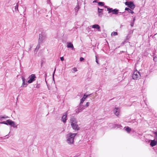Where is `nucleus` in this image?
I'll return each instance as SVG.
<instances>
[{"label":"nucleus","instance_id":"f257e3e1","mask_svg":"<svg viewBox=\"0 0 157 157\" xmlns=\"http://www.w3.org/2000/svg\"><path fill=\"white\" fill-rule=\"evenodd\" d=\"M77 133H69L66 135V141L68 144H72L74 143V140Z\"/></svg>","mask_w":157,"mask_h":157},{"label":"nucleus","instance_id":"f03ea898","mask_svg":"<svg viewBox=\"0 0 157 157\" xmlns=\"http://www.w3.org/2000/svg\"><path fill=\"white\" fill-rule=\"evenodd\" d=\"M70 122L73 129L75 130H79V127L77 124V121L76 118L73 117H71Z\"/></svg>","mask_w":157,"mask_h":157},{"label":"nucleus","instance_id":"7ed1b4c3","mask_svg":"<svg viewBox=\"0 0 157 157\" xmlns=\"http://www.w3.org/2000/svg\"><path fill=\"white\" fill-rule=\"evenodd\" d=\"M140 74L137 70H135L132 75V78L133 79L137 80L140 78Z\"/></svg>","mask_w":157,"mask_h":157},{"label":"nucleus","instance_id":"20e7f679","mask_svg":"<svg viewBox=\"0 0 157 157\" xmlns=\"http://www.w3.org/2000/svg\"><path fill=\"white\" fill-rule=\"evenodd\" d=\"M36 76L35 74H32L30 75L28 78L29 79L28 81L29 83H31L36 80Z\"/></svg>","mask_w":157,"mask_h":157},{"label":"nucleus","instance_id":"39448f33","mask_svg":"<svg viewBox=\"0 0 157 157\" xmlns=\"http://www.w3.org/2000/svg\"><path fill=\"white\" fill-rule=\"evenodd\" d=\"M125 4L132 10H133L135 8V6L132 2H126L125 3Z\"/></svg>","mask_w":157,"mask_h":157},{"label":"nucleus","instance_id":"423d86ee","mask_svg":"<svg viewBox=\"0 0 157 157\" xmlns=\"http://www.w3.org/2000/svg\"><path fill=\"white\" fill-rule=\"evenodd\" d=\"M21 78L22 80V83L21 87H26L28 85V82L26 81V80L24 77H22Z\"/></svg>","mask_w":157,"mask_h":157},{"label":"nucleus","instance_id":"0eeeda50","mask_svg":"<svg viewBox=\"0 0 157 157\" xmlns=\"http://www.w3.org/2000/svg\"><path fill=\"white\" fill-rule=\"evenodd\" d=\"M45 39V36L42 34L39 35V43H41Z\"/></svg>","mask_w":157,"mask_h":157},{"label":"nucleus","instance_id":"6e6552de","mask_svg":"<svg viewBox=\"0 0 157 157\" xmlns=\"http://www.w3.org/2000/svg\"><path fill=\"white\" fill-rule=\"evenodd\" d=\"M113 113L116 116H118L120 114V109L118 107L115 108L113 110Z\"/></svg>","mask_w":157,"mask_h":157},{"label":"nucleus","instance_id":"1a4fd4ad","mask_svg":"<svg viewBox=\"0 0 157 157\" xmlns=\"http://www.w3.org/2000/svg\"><path fill=\"white\" fill-rule=\"evenodd\" d=\"M67 120V114L66 113H65L62 116V120L64 123H65L66 122V121Z\"/></svg>","mask_w":157,"mask_h":157},{"label":"nucleus","instance_id":"9d476101","mask_svg":"<svg viewBox=\"0 0 157 157\" xmlns=\"http://www.w3.org/2000/svg\"><path fill=\"white\" fill-rule=\"evenodd\" d=\"M92 28L93 29H97L98 31H101L100 27L98 24H95L92 25Z\"/></svg>","mask_w":157,"mask_h":157},{"label":"nucleus","instance_id":"9b49d317","mask_svg":"<svg viewBox=\"0 0 157 157\" xmlns=\"http://www.w3.org/2000/svg\"><path fill=\"white\" fill-rule=\"evenodd\" d=\"M92 94H89V95H86L85 94H84V96L81 99V102H80V105H82V104L83 103V102L85 101V99H86V98L88 97L90 95H91Z\"/></svg>","mask_w":157,"mask_h":157},{"label":"nucleus","instance_id":"f8f14e48","mask_svg":"<svg viewBox=\"0 0 157 157\" xmlns=\"http://www.w3.org/2000/svg\"><path fill=\"white\" fill-rule=\"evenodd\" d=\"M103 9L99 8L98 9V15L99 16L101 17L103 14L102 11Z\"/></svg>","mask_w":157,"mask_h":157},{"label":"nucleus","instance_id":"ddd939ff","mask_svg":"<svg viewBox=\"0 0 157 157\" xmlns=\"http://www.w3.org/2000/svg\"><path fill=\"white\" fill-rule=\"evenodd\" d=\"M67 47L68 48H71L72 50L74 49L73 45L71 42H68L67 43Z\"/></svg>","mask_w":157,"mask_h":157},{"label":"nucleus","instance_id":"4468645a","mask_svg":"<svg viewBox=\"0 0 157 157\" xmlns=\"http://www.w3.org/2000/svg\"><path fill=\"white\" fill-rule=\"evenodd\" d=\"M157 143V141H155V140H151L150 143V145L152 147H154L156 145Z\"/></svg>","mask_w":157,"mask_h":157},{"label":"nucleus","instance_id":"2eb2a0df","mask_svg":"<svg viewBox=\"0 0 157 157\" xmlns=\"http://www.w3.org/2000/svg\"><path fill=\"white\" fill-rule=\"evenodd\" d=\"M118 10L117 9H114L113 10H112V12L113 14H117L118 13Z\"/></svg>","mask_w":157,"mask_h":157},{"label":"nucleus","instance_id":"dca6fc26","mask_svg":"<svg viewBox=\"0 0 157 157\" xmlns=\"http://www.w3.org/2000/svg\"><path fill=\"white\" fill-rule=\"evenodd\" d=\"M6 122L7 123L8 125L9 124V125H11L13 121H12L11 120L9 119L6 120Z\"/></svg>","mask_w":157,"mask_h":157},{"label":"nucleus","instance_id":"f3484780","mask_svg":"<svg viewBox=\"0 0 157 157\" xmlns=\"http://www.w3.org/2000/svg\"><path fill=\"white\" fill-rule=\"evenodd\" d=\"M11 126L13 128H17L18 125L16 124L15 123V122L14 121H13Z\"/></svg>","mask_w":157,"mask_h":157},{"label":"nucleus","instance_id":"a211bd4d","mask_svg":"<svg viewBox=\"0 0 157 157\" xmlns=\"http://www.w3.org/2000/svg\"><path fill=\"white\" fill-rule=\"evenodd\" d=\"M82 111V109L80 108L79 107L76 109V112L78 113Z\"/></svg>","mask_w":157,"mask_h":157},{"label":"nucleus","instance_id":"6ab92c4d","mask_svg":"<svg viewBox=\"0 0 157 157\" xmlns=\"http://www.w3.org/2000/svg\"><path fill=\"white\" fill-rule=\"evenodd\" d=\"M8 118V117H3L2 116H0V119L1 120H6L7 118Z\"/></svg>","mask_w":157,"mask_h":157},{"label":"nucleus","instance_id":"aec40b11","mask_svg":"<svg viewBox=\"0 0 157 157\" xmlns=\"http://www.w3.org/2000/svg\"><path fill=\"white\" fill-rule=\"evenodd\" d=\"M40 43H39L36 46V47L35 49V52L36 51H38V50L39 49L40 47Z\"/></svg>","mask_w":157,"mask_h":157},{"label":"nucleus","instance_id":"412c9836","mask_svg":"<svg viewBox=\"0 0 157 157\" xmlns=\"http://www.w3.org/2000/svg\"><path fill=\"white\" fill-rule=\"evenodd\" d=\"M18 6L17 4L15 6V12H17V11H18Z\"/></svg>","mask_w":157,"mask_h":157},{"label":"nucleus","instance_id":"4be33fe9","mask_svg":"<svg viewBox=\"0 0 157 157\" xmlns=\"http://www.w3.org/2000/svg\"><path fill=\"white\" fill-rule=\"evenodd\" d=\"M107 11H108V13H111V12H112V10H113V9L112 8H107Z\"/></svg>","mask_w":157,"mask_h":157},{"label":"nucleus","instance_id":"5701e85b","mask_svg":"<svg viewBox=\"0 0 157 157\" xmlns=\"http://www.w3.org/2000/svg\"><path fill=\"white\" fill-rule=\"evenodd\" d=\"M126 131L128 132H129L131 131V128L128 127H127L126 129Z\"/></svg>","mask_w":157,"mask_h":157},{"label":"nucleus","instance_id":"b1692460","mask_svg":"<svg viewBox=\"0 0 157 157\" xmlns=\"http://www.w3.org/2000/svg\"><path fill=\"white\" fill-rule=\"evenodd\" d=\"M98 5L101 6H103L104 4V3L103 2H99L98 3Z\"/></svg>","mask_w":157,"mask_h":157},{"label":"nucleus","instance_id":"393cba45","mask_svg":"<svg viewBox=\"0 0 157 157\" xmlns=\"http://www.w3.org/2000/svg\"><path fill=\"white\" fill-rule=\"evenodd\" d=\"M111 35L114 36H117V33L116 32L112 33H111Z\"/></svg>","mask_w":157,"mask_h":157},{"label":"nucleus","instance_id":"a878e982","mask_svg":"<svg viewBox=\"0 0 157 157\" xmlns=\"http://www.w3.org/2000/svg\"><path fill=\"white\" fill-rule=\"evenodd\" d=\"M155 134V140H156L157 141V132H154Z\"/></svg>","mask_w":157,"mask_h":157},{"label":"nucleus","instance_id":"bb28decb","mask_svg":"<svg viewBox=\"0 0 157 157\" xmlns=\"http://www.w3.org/2000/svg\"><path fill=\"white\" fill-rule=\"evenodd\" d=\"M72 70L73 71V72H75L77 71V69L76 67L73 68Z\"/></svg>","mask_w":157,"mask_h":157},{"label":"nucleus","instance_id":"cd10ccee","mask_svg":"<svg viewBox=\"0 0 157 157\" xmlns=\"http://www.w3.org/2000/svg\"><path fill=\"white\" fill-rule=\"evenodd\" d=\"M98 58L97 57V56H95V59H96V63L98 64H99V63H98Z\"/></svg>","mask_w":157,"mask_h":157},{"label":"nucleus","instance_id":"c85d7f7f","mask_svg":"<svg viewBox=\"0 0 157 157\" xmlns=\"http://www.w3.org/2000/svg\"><path fill=\"white\" fill-rule=\"evenodd\" d=\"M0 124H4L8 125V124H7V122H6L5 121H3V122H0Z\"/></svg>","mask_w":157,"mask_h":157},{"label":"nucleus","instance_id":"c756f323","mask_svg":"<svg viewBox=\"0 0 157 157\" xmlns=\"http://www.w3.org/2000/svg\"><path fill=\"white\" fill-rule=\"evenodd\" d=\"M128 12L129 13H131L132 14L134 13L133 11V10H131V9L129 11H128Z\"/></svg>","mask_w":157,"mask_h":157},{"label":"nucleus","instance_id":"7c9ffc66","mask_svg":"<svg viewBox=\"0 0 157 157\" xmlns=\"http://www.w3.org/2000/svg\"><path fill=\"white\" fill-rule=\"evenodd\" d=\"M79 107L80 108L82 109V110L84 109V107L82 105H80Z\"/></svg>","mask_w":157,"mask_h":157},{"label":"nucleus","instance_id":"2f4dec72","mask_svg":"<svg viewBox=\"0 0 157 157\" xmlns=\"http://www.w3.org/2000/svg\"><path fill=\"white\" fill-rule=\"evenodd\" d=\"M60 59L62 61H63L64 60V59L63 57H60Z\"/></svg>","mask_w":157,"mask_h":157},{"label":"nucleus","instance_id":"473e14b6","mask_svg":"<svg viewBox=\"0 0 157 157\" xmlns=\"http://www.w3.org/2000/svg\"><path fill=\"white\" fill-rule=\"evenodd\" d=\"M130 10V9H129V8H125V10H127L128 11H129Z\"/></svg>","mask_w":157,"mask_h":157},{"label":"nucleus","instance_id":"72a5a7b5","mask_svg":"<svg viewBox=\"0 0 157 157\" xmlns=\"http://www.w3.org/2000/svg\"><path fill=\"white\" fill-rule=\"evenodd\" d=\"M84 59L83 57H81L80 58V60L81 61H83Z\"/></svg>","mask_w":157,"mask_h":157},{"label":"nucleus","instance_id":"f704fd0d","mask_svg":"<svg viewBox=\"0 0 157 157\" xmlns=\"http://www.w3.org/2000/svg\"><path fill=\"white\" fill-rule=\"evenodd\" d=\"M89 105V102H87L86 103V107H88V106Z\"/></svg>","mask_w":157,"mask_h":157},{"label":"nucleus","instance_id":"c9c22d12","mask_svg":"<svg viewBox=\"0 0 157 157\" xmlns=\"http://www.w3.org/2000/svg\"><path fill=\"white\" fill-rule=\"evenodd\" d=\"M78 8L77 7H76L75 8V10L76 11H77L78 10Z\"/></svg>","mask_w":157,"mask_h":157},{"label":"nucleus","instance_id":"e433bc0d","mask_svg":"<svg viewBox=\"0 0 157 157\" xmlns=\"http://www.w3.org/2000/svg\"><path fill=\"white\" fill-rule=\"evenodd\" d=\"M134 22H133L131 24V26L132 27H133L134 25Z\"/></svg>","mask_w":157,"mask_h":157},{"label":"nucleus","instance_id":"4c0bfd02","mask_svg":"<svg viewBox=\"0 0 157 157\" xmlns=\"http://www.w3.org/2000/svg\"><path fill=\"white\" fill-rule=\"evenodd\" d=\"M56 70V69L55 68V70H54V71L53 74V76L54 75V73H55V72Z\"/></svg>","mask_w":157,"mask_h":157},{"label":"nucleus","instance_id":"58836bf2","mask_svg":"<svg viewBox=\"0 0 157 157\" xmlns=\"http://www.w3.org/2000/svg\"><path fill=\"white\" fill-rule=\"evenodd\" d=\"M135 17H134V19H133V22H134V21H135Z\"/></svg>","mask_w":157,"mask_h":157},{"label":"nucleus","instance_id":"ea45409f","mask_svg":"<svg viewBox=\"0 0 157 157\" xmlns=\"http://www.w3.org/2000/svg\"><path fill=\"white\" fill-rule=\"evenodd\" d=\"M32 46H30V48H29V50H30L31 49V48H32Z\"/></svg>","mask_w":157,"mask_h":157},{"label":"nucleus","instance_id":"a19ab883","mask_svg":"<svg viewBox=\"0 0 157 157\" xmlns=\"http://www.w3.org/2000/svg\"><path fill=\"white\" fill-rule=\"evenodd\" d=\"M96 2V1H95L93 2Z\"/></svg>","mask_w":157,"mask_h":157},{"label":"nucleus","instance_id":"79ce46f5","mask_svg":"<svg viewBox=\"0 0 157 157\" xmlns=\"http://www.w3.org/2000/svg\"><path fill=\"white\" fill-rule=\"evenodd\" d=\"M105 8H107V6H105Z\"/></svg>","mask_w":157,"mask_h":157}]
</instances>
